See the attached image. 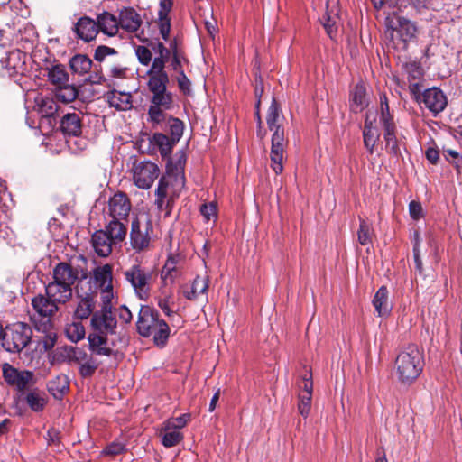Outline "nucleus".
<instances>
[{"label": "nucleus", "instance_id": "f257e3e1", "mask_svg": "<svg viewBox=\"0 0 462 462\" xmlns=\"http://www.w3.org/2000/svg\"><path fill=\"white\" fill-rule=\"evenodd\" d=\"M186 160L183 151H179L172 158H168L166 173L160 179L155 190V205L159 211L165 212L166 216L171 214L173 201L185 186Z\"/></svg>", "mask_w": 462, "mask_h": 462}, {"label": "nucleus", "instance_id": "f03ea898", "mask_svg": "<svg viewBox=\"0 0 462 462\" xmlns=\"http://www.w3.org/2000/svg\"><path fill=\"white\" fill-rule=\"evenodd\" d=\"M282 116L281 114L278 104L273 99L269 106L266 122L270 131H273L272 145L270 152L271 168L276 174H280L283 171V161L285 154V147L287 142L284 138V131L282 127Z\"/></svg>", "mask_w": 462, "mask_h": 462}, {"label": "nucleus", "instance_id": "7ed1b4c3", "mask_svg": "<svg viewBox=\"0 0 462 462\" xmlns=\"http://www.w3.org/2000/svg\"><path fill=\"white\" fill-rule=\"evenodd\" d=\"M137 332L143 337H152L158 346H164L170 337V326L160 318L158 311L149 306H142L136 322Z\"/></svg>", "mask_w": 462, "mask_h": 462}, {"label": "nucleus", "instance_id": "20e7f679", "mask_svg": "<svg viewBox=\"0 0 462 462\" xmlns=\"http://www.w3.org/2000/svg\"><path fill=\"white\" fill-rule=\"evenodd\" d=\"M424 366L422 352L415 345H409L396 356L394 371L402 383L410 384L421 374Z\"/></svg>", "mask_w": 462, "mask_h": 462}, {"label": "nucleus", "instance_id": "39448f33", "mask_svg": "<svg viewBox=\"0 0 462 462\" xmlns=\"http://www.w3.org/2000/svg\"><path fill=\"white\" fill-rule=\"evenodd\" d=\"M169 82L153 80L152 83H147L148 90L151 93L150 106L148 116L152 123H162L165 120L166 111L174 106L173 94L167 89Z\"/></svg>", "mask_w": 462, "mask_h": 462}, {"label": "nucleus", "instance_id": "423d86ee", "mask_svg": "<svg viewBox=\"0 0 462 462\" xmlns=\"http://www.w3.org/2000/svg\"><path fill=\"white\" fill-rule=\"evenodd\" d=\"M415 33L416 27L409 20L399 16L386 18V34L392 46L397 51H406Z\"/></svg>", "mask_w": 462, "mask_h": 462}, {"label": "nucleus", "instance_id": "0eeeda50", "mask_svg": "<svg viewBox=\"0 0 462 462\" xmlns=\"http://www.w3.org/2000/svg\"><path fill=\"white\" fill-rule=\"evenodd\" d=\"M153 236L152 222L146 213L138 214L132 221L130 245L135 252L150 249Z\"/></svg>", "mask_w": 462, "mask_h": 462}, {"label": "nucleus", "instance_id": "6e6552de", "mask_svg": "<svg viewBox=\"0 0 462 462\" xmlns=\"http://www.w3.org/2000/svg\"><path fill=\"white\" fill-rule=\"evenodd\" d=\"M124 276L135 295L142 300H147L152 290V272L137 263L126 269Z\"/></svg>", "mask_w": 462, "mask_h": 462}, {"label": "nucleus", "instance_id": "1a4fd4ad", "mask_svg": "<svg viewBox=\"0 0 462 462\" xmlns=\"http://www.w3.org/2000/svg\"><path fill=\"white\" fill-rule=\"evenodd\" d=\"M32 335V330L30 326L17 322L5 328L2 345L6 351L17 353L29 344Z\"/></svg>", "mask_w": 462, "mask_h": 462}, {"label": "nucleus", "instance_id": "9d476101", "mask_svg": "<svg viewBox=\"0 0 462 462\" xmlns=\"http://www.w3.org/2000/svg\"><path fill=\"white\" fill-rule=\"evenodd\" d=\"M134 184L142 189H149L159 177L160 169L150 161L135 162L131 169Z\"/></svg>", "mask_w": 462, "mask_h": 462}, {"label": "nucleus", "instance_id": "9b49d317", "mask_svg": "<svg viewBox=\"0 0 462 462\" xmlns=\"http://www.w3.org/2000/svg\"><path fill=\"white\" fill-rule=\"evenodd\" d=\"M380 123L384 130V141L386 149L389 152L397 154L399 152L398 142L396 138V127L393 122V116L390 113L387 97L385 95L380 96Z\"/></svg>", "mask_w": 462, "mask_h": 462}, {"label": "nucleus", "instance_id": "f8f14e48", "mask_svg": "<svg viewBox=\"0 0 462 462\" xmlns=\"http://www.w3.org/2000/svg\"><path fill=\"white\" fill-rule=\"evenodd\" d=\"M3 377L5 381L18 390H24L34 383V374L31 371H19L8 363L2 365Z\"/></svg>", "mask_w": 462, "mask_h": 462}, {"label": "nucleus", "instance_id": "ddd939ff", "mask_svg": "<svg viewBox=\"0 0 462 462\" xmlns=\"http://www.w3.org/2000/svg\"><path fill=\"white\" fill-rule=\"evenodd\" d=\"M90 333L101 335L114 334L116 328V319L112 311L96 310L90 319Z\"/></svg>", "mask_w": 462, "mask_h": 462}, {"label": "nucleus", "instance_id": "4468645a", "mask_svg": "<svg viewBox=\"0 0 462 462\" xmlns=\"http://www.w3.org/2000/svg\"><path fill=\"white\" fill-rule=\"evenodd\" d=\"M85 278L86 273L77 267H73L70 263L66 262L59 263L52 272V280L71 287L79 279V277Z\"/></svg>", "mask_w": 462, "mask_h": 462}, {"label": "nucleus", "instance_id": "2eb2a0df", "mask_svg": "<svg viewBox=\"0 0 462 462\" xmlns=\"http://www.w3.org/2000/svg\"><path fill=\"white\" fill-rule=\"evenodd\" d=\"M300 393L298 395V411L301 416L306 418L311 409L313 382L312 374L310 371H307L302 376L301 382L299 385Z\"/></svg>", "mask_w": 462, "mask_h": 462}, {"label": "nucleus", "instance_id": "dca6fc26", "mask_svg": "<svg viewBox=\"0 0 462 462\" xmlns=\"http://www.w3.org/2000/svg\"><path fill=\"white\" fill-rule=\"evenodd\" d=\"M132 204L124 192H117L108 201L107 212L113 219H125L130 211Z\"/></svg>", "mask_w": 462, "mask_h": 462}, {"label": "nucleus", "instance_id": "f3484780", "mask_svg": "<svg viewBox=\"0 0 462 462\" xmlns=\"http://www.w3.org/2000/svg\"><path fill=\"white\" fill-rule=\"evenodd\" d=\"M96 293H77V304L73 311V319L78 320L88 319L95 313Z\"/></svg>", "mask_w": 462, "mask_h": 462}, {"label": "nucleus", "instance_id": "a211bd4d", "mask_svg": "<svg viewBox=\"0 0 462 462\" xmlns=\"http://www.w3.org/2000/svg\"><path fill=\"white\" fill-rule=\"evenodd\" d=\"M182 259L179 255H169L160 273L162 287L169 288L180 275Z\"/></svg>", "mask_w": 462, "mask_h": 462}, {"label": "nucleus", "instance_id": "6ab92c4d", "mask_svg": "<svg viewBox=\"0 0 462 462\" xmlns=\"http://www.w3.org/2000/svg\"><path fill=\"white\" fill-rule=\"evenodd\" d=\"M421 102L431 113L437 115L446 107L447 97L440 89L432 88L423 92Z\"/></svg>", "mask_w": 462, "mask_h": 462}, {"label": "nucleus", "instance_id": "aec40b11", "mask_svg": "<svg viewBox=\"0 0 462 462\" xmlns=\"http://www.w3.org/2000/svg\"><path fill=\"white\" fill-rule=\"evenodd\" d=\"M73 32L79 39L88 42L97 37L98 27L95 20L83 16L74 24Z\"/></svg>", "mask_w": 462, "mask_h": 462}, {"label": "nucleus", "instance_id": "412c9836", "mask_svg": "<svg viewBox=\"0 0 462 462\" xmlns=\"http://www.w3.org/2000/svg\"><path fill=\"white\" fill-rule=\"evenodd\" d=\"M46 295L56 301L59 305L69 302L73 295L71 287L59 283L55 281L50 282L45 287Z\"/></svg>", "mask_w": 462, "mask_h": 462}, {"label": "nucleus", "instance_id": "4be33fe9", "mask_svg": "<svg viewBox=\"0 0 462 462\" xmlns=\"http://www.w3.org/2000/svg\"><path fill=\"white\" fill-rule=\"evenodd\" d=\"M375 114L369 111L366 115L363 136L365 146L369 150L371 153L374 152V147L380 136V133L375 125Z\"/></svg>", "mask_w": 462, "mask_h": 462}, {"label": "nucleus", "instance_id": "5701e85b", "mask_svg": "<svg viewBox=\"0 0 462 462\" xmlns=\"http://www.w3.org/2000/svg\"><path fill=\"white\" fill-rule=\"evenodd\" d=\"M91 243L95 252L101 257L108 256L116 246L108 233L104 230L96 231L92 235Z\"/></svg>", "mask_w": 462, "mask_h": 462}, {"label": "nucleus", "instance_id": "b1692460", "mask_svg": "<svg viewBox=\"0 0 462 462\" xmlns=\"http://www.w3.org/2000/svg\"><path fill=\"white\" fill-rule=\"evenodd\" d=\"M33 310L42 317L50 318L59 310V304L50 296L39 294L32 300Z\"/></svg>", "mask_w": 462, "mask_h": 462}, {"label": "nucleus", "instance_id": "393cba45", "mask_svg": "<svg viewBox=\"0 0 462 462\" xmlns=\"http://www.w3.org/2000/svg\"><path fill=\"white\" fill-rule=\"evenodd\" d=\"M108 335L89 333L88 337V347L93 355L110 356L113 353L112 347L108 345Z\"/></svg>", "mask_w": 462, "mask_h": 462}, {"label": "nucleus", "instance_id": "a878e982", "mask_svg": "<svg viewBox=\"0 0 462 462\" xmlns=\"http://www.w3.org/2000/svg\"><path fill=\"white\" fill-rule=\"evenodd\" d=\"M93 280L98 290L113 287V267L110 264L97 266L93 270Z\"/></svg>", "mask_w": 462, "mask_h": 462}, {"label": "nucleus", "instance_id": "bb28decb", "mask_svg": "<svg viewBox=\"0 0 462 462\" xmlns=\"http://www.w3.org/2000/svg\"><path fill=\"white\" fill-rule=\"evenodd\" d=\"M142 24V19L133 8H125L119 15V25L129 32H136Z\"/></svg>", "mask_w": 462, "mask_h": 462}, {"label": "nucleus", "instance_id": "cd10ccee", "mask_svg": "<svg viewBox=\"0 0 462 462\" xmlns=\"http://www.w3.org/2000/svg\"><path fill=\"white\" fill-rule=\"evenodd\" d=\"M373 305L379 317H386L391 313L392 304L385 286H381L373 299Z\"/></svg>", "mask_w": 462, "mask_h": 462}, {"label": "nucleus", "instance_id": "c85d7f7f", "mask_svg": "<svg viewBox=\"0 0 462 462\" xmlns=\"http://www.w3.org/2000/svg\"><path fill=\"white\" fill-rule=\"evenodd\" d=\"M98 27V32L101 31L103 33L108 36H115L119 30V20L116 16L110 13L105 12L97 16V22H96Z\"/></svg>", "mask_w": 462, "mask_h": 462}, {"label": "nucleus", "instance_id": "c756f323", "mask_svg": "<svg viewBox=\"0 0 462 462\" xmlns=\"http://www.w3.org/2000/svg\"><path fill=\"white\" fill-rule=\"evenodd\" d=\"M107 101L110 106L117 110L126 111L132 108V96L130 93L110 91L107 93Z\"/></svg>", "mask_w": 462, "mask_h": 462}, {"label": "nucleus", "instance_id": "7c9ffc66", "mask_svg": "<svg viewBox=\"0 0 462 462\" xmlns=\"http://www.w3.org/2000/svg\"><path fill=\"white\" fill-rule=\"evenodd\" d=\"M168 58L164 57H156L152 63L151 69L148 70L147 74L149 77L148 83H152L155 81L169 82V77L164 70L165 61Z\"/></svg>", "mask_w": 462, "mask_h": 462}, {"label": "nucleus", "instance_id": "2f4dec72", "mask_svg": "<svg viewBox=\"0 0 462 462\" xmlns=\"http://www.w3.org/2000/svg\"><path fill=\"white\" fill-rule=\"evenodd\" d=\"M62 132L69 135H79L81 133V122L78 114L69 113L60 121Z\"/></svg>", "mask_w": 462, "mask_h": 462}, {"label": "nucleus", "instance_id": "473e14b6", "mask_svg": "<svg viewBox=\"0 0 462 462\" xmlns=\"http://www.w3.org/2000/svg\"><path fill=\"white\" fill-rule=\"evenodd\" d=\"M151 143L160 152L162 158H168L176 143H171V139L162 133H155L151 138Z\"/></svg>", "mask_w": 462, "mask_h": 462}, {"label": "nucleus", "instance_id": "72a5a7b5", "mask_svg": "<svg viewBox=\"0 0 462 462\" xmlns=\"http://www.w3.org/2000/svg\"><path fill=\"white\" fill-rule=\"evenodd\" d=\"M121 220L112 218L104 230L108 233L109 237L116 245L121 244L126 236L127 228Z\"/></svg>", "mask_w": 462, "mask_h": 462}, {"label": "nucleus", "instance_id": "f704fd0d", "mask_svg": "<svg viewBox=\"0 0 462 462\" xmlns=\"http://www.w3.org/2000/svg\"><path fill=\"white\" fill-rule=\"evenodd\" d=\"M47 78L51 84L56 88L65 86L69 79V74L63 65L58 64L47 69Z\"/></svg>", "mask_w": 462, "mask_h": 462}, {"label": "nucleus", "instance_id": "c9c22d12", "mask_svg": "<svg viewBox=\"0 0 462 462\" xmlns=\"http://www.w3.org/2000/svg\"><path fill=\"white\" fill-rule=\"evenodd\" d=\"M209 284V277L208 275H198L191 285L189 291H184V295L189 300H196L199 295L207 292Z\"/></svg>", "mask_w": 462, "mask_h": 462}, {"label": "nucleus", "instance_id": "e433bc0d", "mask_svg": "<svg viewBox=\"0 0 462 462\" xmlns=\"http://www.w3.org/2000/svg\"><path fill=\"white\" fill-rule=\"evenodd\" d=\"M64 333L67 338L73 342L78 343L85 337L86 331L81 320L73 319L65 325Z\"/></svg>", "mask_w": 462, "mask_h": 462}, {"label": "nucleus", "instance_id": "4c0bfd02", "mask_svg": "<svg viewBox=\"0 0 462 462\" xmlns=\"http://www.w3.org/2000/svg\"><path fill=\"white\" fill-rule=\"evenodd\" d=\"M69 385L67 376L60 374L48 383V390L56 399H61L65 392L69 390Z\"/></svg>", "mask_w": 462, "mask_h": 462}, {"label": "nucleus", "instance_id": "58836bf2", "mask_svg": "<svg viewBox=\"0 0 462 462\" xmlns=\"http://www.w3.org/2000/svg\"><path fill=\"white\" fill-rule=\"evenodd\" d=\"M159 436L162 439V444L165 448H171L179 443H180L183 439V434L179 430L171 429H164V424H162L161 429L159 430Z\"/></svg>", "mask_w": 462, "mask_h": 462}, {"label": "nucleus", "instance_id": "ea45409f", "mask_svg": "<svg viewBox=\"0 0 462 462\" xmlns=\"http://www.w3.org/2000/svg\"><path fill=\"white\" fill-rule=\"evenodd\" d=\"M69 66L74 73L85 75L89 72L92 67V60L87 55L78 54L70 59Z\"/></svg>", "mask_w": 462, "mask_h": 462}, {"label": "nucleus", "instance_id": "a19ab883", "mask_svg": "<svg viewBox=\"0 0 462 462\" xmlns=\"http://www.w3.org/2000/svg\"><path fill=\"white\" fill-rule=\"evenodd\" d=\"M36 105L38 106L39 112L43 116H52L58 111V105L56 101L48 97H39L36 98Z\"/></svg>", "mask_w": 462, "mask_h": 462}, {"label": "nucleus", "instance_id": "79ce46f5", "mask_svg": "<svg viewBox=\"0 0 462 462\" xmlns=\"http://www.w3.org/2000/svg\"><path fill=\"white\" fill-rule=\"evenodd\" d=\"M78 97V90L75 86L69 84L56 88L55 97L64 104L74 101Z\"/></svg>", "mask_w": 462, "mask_h": 462}, {"label": "nucleus", "instance_id": "37998d69", "mask_svg": "<svg viewBox=\"0 0 462 462\" xmlns=\"http://www.w3.org/2000/svg\"><path fill=\"white\" fill-rule=\"evenodd\" d=\"M171 296L172 291L170 288L161 287L160 295L158 296V306L166 316L172 317V321H175L174 312L170 308Z\"/></svg>", "mask_w": 462, "mask_h": 462}, {"label": "nucleus", "instance_id": "c03bdc74", "mask_svg": "<svg viewBox=\"0 0 462 462\" xmlns=\"http://www.w3.org/2000/svg\"><path fill=\"white\" fill-rule=\"evenodd\" d=\"M367 106L366 92L363 85H356L352 92V109L362 111Z\"/></svg>", "mask_w": 462, "mask_h": 462}, {"label": "nucleus", "instance_id": "a18cd8bd", "mask_svg": "<svg viewBox=\"0 0 462 462\" xmlns=\"http://www.w3.org/2000/svg\"><path fill=\"white\" fill-rule=\"evenodd\" d=\"M168 127L169 133L171 134L170 138L171 139V143H177L183 134V122L176 117H170L168 119Z\"/></svg>", "mask_w": 462, "mask_h": 462}, {"label": "nucleus", "instance_id": "49530a36", "mask_svg": "<svg viewBox=\"0 0 462 462\" xmlns=\"http://www.w3.org/2000/svg\"><path fill=\"white\" fill-rule=\"evenodd\" d=\"M170 11L163 12V9L160 7L158 11V26L162 37L167 41L171 31V22L168 17Z\"/></svg>", "mask_w": 462, "mask_h": 462}, {"label": "nucleus", "instance_id": "de8ad7c7", "mask_svg": "<svg viewBox=\"0 0 462 462\" xmlns=\"http://www.w3.org/2000/svg\"><path fill=\"white\" fill-rule=\"evenodd\" d=\"M98 365V362L91 355H88V358L79 365V373L83 377H90Z\"/></svg>", "mask_w": 462, "mask_h": 462}, {"label": "nucleus", "instance_id": "09e8293b", "mask_svg": "<svg viewBox=\"0 0 462 462\" xmlns=\"http://www.w3.org/2000/svg\"><path fill=\"white\" fill-rule=\"evenodd\" d=\"M26 401L30 408L34 411H40L46 404V400L43 394L32 392L27 394Z\"/></svg>", "mask_w": 462, "mask_h": 462}, {"label": "nucleus", "instance_id": "8fccbe9b", "mask_svg": "<svg viewBox=\"0 0 462 462\" xmlns=\"http://www.w3.org/2000/svg\"><path fill=\"white\" fill-rule=\"evenodd\" d=\"M358 242L362 245H367L372 243V229L369 224L364 219L360 220L359 229L357 231Z\"/></svg>", "mask_w": 462, "mask_h": 462}, {"label": "nucleus", "instance_id": "3c124183", "mask_svg": "<svg viewBox=\"0 0 462 462\" xmlns=\"http://www.w3.org/2000/svg\"><path fill=\"white\" fill-rule=\"evenodd\" d=\"M100 293V310H108L112 311L113 308V300L115 298V292H114V287H111L110 289H102L99 290Z\"/></svg>", "mask_w": 462, "mask_h": 462}, {"label": "nucleus", "instance_id": "603ef678", "mask_svg": "<svg viewBox=\"0 0 462 462\" xmlns=\"http://www.w3.org/2000/svg\"><path fill=\"white\" fill-rule=\"evenodd\" d=\"M189 420H190V415L187 414V413L182 414L176 418L169 419L163 422L164 429H166V430L173 429V430H179L180 429H182L183 427H185L187 425V423L189 421Z\"/></svg>", "mask_w": 462, "mask_h": 462}, {"label": "nucleus", "instance_id": "864d4df0", "mask_svg": "<svg viewBox=\"0 0 462 462\" xmlns=\"http://www.w3.org/2000/svg\"><path fill=\"white\" fill-rule=\"evenodd\" d=\"M88 354L77 346H70L68 349L67 356L70 363L80 365L84 360L88 358Z\"/></svg>", "mask_w": 462, "mask_h": 462}, {"label": "nucleus", "instance_id": "5fc2aeb1", "mask_svg": "<svg viewBox=\"0 0 462 462\" xmlns=\"http://www.w3.org/2000/svg\"><path fill=\"white\" fill-rule=\"evenodd\" d=\"M337 16L334 15L331 16L329 14L326 13L322 18L321 23L327 31V33L332 38L333 34L337 31Z\"/></svg>", "mask_w": 462, "mask_h": 462}, {"label": "nucleus", "instance_id": "6e6d98bb", "mask_svg": "<svg viewBox=\"0 0 462 462\" xmlns=\"http://www.w3.org/2000/svg\"><path fill=\"white\" fill-rule=\"evenodd\" d=\"M200 213L206 221H216L217 217L216 203L210 202L208 204H203L200 208Z\"/></svg>", "mask_w": 462, "mask_h": 462}, {"label": "nucleus", "instance_id": "4d7b16f0", "mask_svg": "<svg viewBox=\"0 0 462 462\" xmlns=\"http://www.w3.org/2000/svg\"><path fill=\"white\" fill-rule=\"evenodd\" d=\"M135 54L139 62L144 66H147L152 61V52L145 46H137L135 48Z\"/></svg>", "mask_w": 462, "mask_h": 462}, {"label": "nucleus", "instance_id": "13d9d810", "mask_svg": "<svg viewBox=\"0 0 462 462\" xmlns=\"http://www.w3.org/2000/svg\"><path fill=\"white\" fill-rule=\"evenodd\" d=\"M116 53V51L115 49L101 45L96 49L94 58L97 61H103L106 56L114 55Z\"/></svg>", "mask_w": 462, "mask_h": 462}, {"label": "nucleus", "instance_id": "bf43d9fd", "mask_svg": "<svg viewBox=\"0 0 462 462\" xmlns=\"http://www.w3.org/2000/svg\"><path fill=\"white\" fill-rule=\"evenodd\" d=\"M57 337L55 333L50 332L43 337L41 341L42 348L45 351L51 349L56 344Z\"/></svg>", "mask_w": 462, "mask_h": 462}, {"label": "nucleus", "instance_id": "052dcab7", "mask_svg": "<svg viewBox=\"0 0 462 462\" xmlns=\"http://www.w3.org/2000/svg\"><path fill=\"white\" fill-rule=\"evenodd\" d=\"M125 450V446L120 442H114L108 445L103 451L105 455L116 456Z\"/></svg>", "mask_w": 462, "mask_h": 462}, {"label": "nucleus", "instance_id": "680f3d73", "mask_svg": "<svg viewBox=\"0 0 462 462\" xmlns=\"http://www.w3.org/2000/svg\"><path fill=\"white\" fill-rule=\"evenodd\" d=\"M178 85L180 89L184 93H189L190 91V81L187 78V76L184 74L183 71H180L179 77H178Z\"/></svg>", "mask_w": 462, "mask_h": 462}, {"label": "nucleus", "instance_id": "e2e57ef3", "mask_svg": "<svg viewBox=\"0 0 462 462\" xmlns=\"http://www.w3.org/2000/svg\"><path fill=\"white\" fill-rule=\"evenodd\" d=\"M410 215L413 219H419L421 216L422 208L420 203L411 201L409 205Z\"/></svg>", "mask_w": 462, "mask_h": 462}, {"label": "nucleus", "instance_id": "0e129e2a", "mask_svg": "<svg viewBox=\"0 0 462 462\" xmlns=\"http://www.w3.org/2000/svg\"><path fill=\"white\" fill-rule=\"evenodd\" d=\"M126 71H127L126 68H124L119 65L111 66L109 69L110 75L113 78H117V79L125 78Z\"/></svg>", "mask_w": 462, "mask_h": 462}, {"label": "nucleus", "instance_id": "69168bd1", "mask_svg": "<svg viewBox=\"0 0 462 462\" xmlns=\"http://www.w3.org/2000/svg\"><path fill=\"white\" fill-rule=\"evenodd\" d=\"M426 158L428 161L433 164L437 163L439 160V151L434 148H428L426 150Z\"/></svg>", "mask_w": 462, "mask_h": 462}, {"label": "nucleus", "instance_id": "338daca9", "mask_svg": "<svg viewBox=\"0 0 462 462\" xmlns=\"http://www.w3.org/2000/svg\"><path fill=\"white\" fill-rule=\"evenodd\" d=\"M414 255V263H415V268L419 273H422V261L420 259V249L415 248L413 252Z\"/></svg>", "mask_w": 462, "mask_h": 462}, {"label": "nucleus", "instance_id": "774afa93", "mask_svg": "<svg viewBox=\"0 0 462 462\" xmlns=\"http://www.w3.org/2000/svg\"><path fill=\"white\" fill-rule=\"evenodd\" d=\"M119 317L127 323L132 319V313L125 306H123L120 310Z\"/></svg>", "mask_w": 462, "mask_h": 462}]
</instances>
